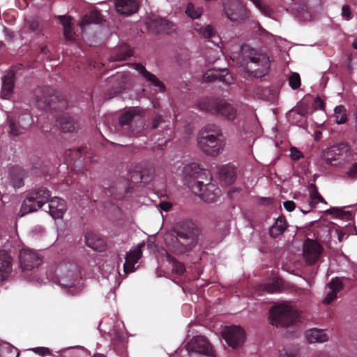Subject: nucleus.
Listing matches in <instances>:
<instances>
[{
    "label": "nucleus",
    "instance_id": "1",
    "mask_svg": "<svg viewBox=\"0 0 357 357\" xmlns=\"http://www.w3.org/2000/svg\"><path fill=\"white\" fill-rule=\"evenodd\" d=\"M199 229L190 220L178 222L174 227L172 233L165 237L167 250L177 255L191 250L197 243Z\"/></svg>",
    "mask_w": 357,
    "mask_h": 357
},
{
    "label": "nucleus",
    "instance_id": "2",
    "mask_svg": "<svg viewBox=\"0 0 357 357\" xmlns=\"http://www.w3.org/2000/svg\"><path fill=\"white\" fill-rule=\"evenodd\" d=\"M196 107L200 111L227 121H234L238 115L236 107L222 98L204 97L197 100Z\"/></svg>",
    "mask_w": 357,
    "mask_h": 357
},
{
    "label": "nucleus",
    "instance_id": "3",
    "mask_svg": "<svg viewBox=\"0 0 357 357\" xmlns=\"http://www.w3.org/2000/svg\"><path fill=\"white\" fill-rule=\"evenodd\" d=\"M241 64L250 75L256 77L264 76L270 67V61L266 55L258 53L248 45L241 46Z\"/></svg>",
    "mask_w": 357,
    "mask_h": 357
},
{
    "label": "nucleus",
    "instance_id": "4",
    "mask_svg": "<svg viewBox=\"0 0 357 357\" xmlns=\"http://www.w3.org/2000/svg\"><path fill=\"white\" fill-rule=\"evenodd\" d=\"M33 96L38 109L56 111L68 107V101L50 86L38 87L34 90Z\"/></svg>",
    "mask_w": 357,
    "mask_h": 357
},
{
    "label": "nucleus",
    "instance_id": "5",
    "mask_svg": "<svg viewBox=\"0 0 357 357\" xmlns=\"http://www.w3.org/2000/svg\"><path fill=\"white\" fill-rule=\"evenodd\" d=\"M119 123L128 136H138L144 128L143 112L135 108H130L121 114Z\"/></svg>",
    "mask_w": 357,
    "mask_h": 357
},
{
    "label": "nucleus",
    "instance_id": "6",
    "mask_svg": "<svg viewBox=\"0 0 357 357\" xmlns=\"http://www.w3.org/2000/svg\"><path fill=\"white\" fill-rule=\"evenodd\" d=\"M51 197V192L45 187H40L29 192L21 206V216L40 208Z\"/></svg>",
    "mask_w": 357,
    "mask_h": 357
},
{
    "label": "nucleus",
    "instance_id": "7",
    "mask_svg": "<svg viewBox=\"0 0 357 357\" xmlns=\"http://www.w3.org/2000/svg\"><path fill=\"white\" fill-rule=\"evenodd\" d=\"M296 319L293 309L284 304L274 306L270 310V323L276 327H288L293 324Z\"/></svg>",
    "mask_w": 357,
    "mask_h": 357
},
{
    "label": "nucleus",
    "instance_id": "8",
    "mask_svg": "<svg viewBox=\"0 0 357 357\" xmlns=\"http://www.w3.org/2000/svg\"><path fill=\"white\" fill-rule=\"evenodd\" d=\"M211 174L208 176V181H197L193 184L188 181V185L191 188L192 192L199 196L202 199L206 202H215L217 197L220 195V190L215 184L211 183Z\"/></svg>",
    "mask_w": 357,
    "mask_h": 357
},
{
    "label": "nucleus",
    "instance_id": "9",
    "mask_svg": "<svg viewBox=\"0 0 357 357\" xmlns=\"http://www.w3.org/2000/svg\"><path fill=\"white\" fill-rule=\"evenodd\" d=\"M197 144L202 152L213 157L220 154L225 146L223 138L217 137L213 133L199 135L197 137Z\"/></svg>",
    "mask_w": 357,
    "mask_h": 357
},
{
    "label": "nucleus",
    "instance_id": "10",
    "mask_svg": "<svg viewBox=\"0 0 357 357\" xmlns=\"http://www.w3.org/2000/svg\"><path fill=\"white\" fill-rule=\"evenodd\" d=\"M326 159L331 165H342L352 159V153L350 146L346 142L337 143L326 152Z\"/></svg>",
    "mask_w": 357,
    "mask_h": 357
},
{
    "label": "nucleus",
    "instance_id": "11",
    "mask_svg": "<svg viewBox=\"0 0 357 357\" xmlns=\"http://www.w3.org/2000/svg\"><path fill=\"white\" fill-rule=\"evenodd\" d=\"M188 353H196L200 357H216L213 346L204 336H195L186 344Z\"/></svg>",
    "mask_w": 357,
    "mask_h": 357
},
{
    "label": "nucleus",
    "instance_id": "12",
    "mask_svg": "<svg viewBox=\"0 0 357 357\" xmlns=\"http://www.w3.org/2000/svg\"><path fill=\"white\" fill-rule=\"evenodd\" d=\"M245 331L240 326H232L225 328L223 337L228 345L234 349L241 347L245 341Z\"/></svg>",
    "mask_w": 357,
    "mask_h": 357
},
{
    "label": "nucleus",
    "instance_id": "13",
    "mask_svg": "<svg viewBox=\"0 0 357 357\" xmlns=\"http://www.w3.org/2000/svg\"><path fill=\"white\" fill-rule=\"evenodd\" d=\"M33 119L29 114H22L18 117L17 122L11 116H8L10 134L18 136L24 133L32 124Z\"/></svg>",
    "mask_w": 357,
    "mask_h": 357
},
{
    "label": "nucleus",
    "instance_id": "14",
    "mask_svg": "<svg viewBox=\"0 0 357 357\" xmlns=\"http://www.w3.org/2000/svg\"><path fill=\"white\" fill-rule=\"evenodd\" d=\"M323 248L316 241L307 238L303 243V256L309 265L315 264L320 257Z\"/></svg>",
    "mask_w": 357,
    "mask_h": 357
},
{
    "label": "nucleus",
    "instance_id": "15",
    "mask_svg": "<svg viewBox=\"0 0 357 357\" xmlns=\"http://www.w3.org/2000/svg\"><path fill=\"white\" fill-rule=\"evenodd\" d=\"M227 17L231 21L241 22L248 17V11L245 6L237 1L230 2L225 7Z\"/></svg>",
    "mask_w": 357,
    "mask_h": 357
},
{
    "label": "nucleus",
    "instance_id": "16",
    "mask_svg": "<svg viewBox=\"0 0 357 357\" xmlns=\"http://www.w3.org/2000/svg\"><path fill=\"white\" fill-rule=\"evenodd\" d=\"M42 261L38 253L31 250L22 249L20 252V263L23 271L38 268Z\"/></svg>",
    "mask_w": 357,
    "mask_h": 357
},
{
    "label": "nucleus",
    "instance_id": "17",
    "mask_svg": "<svg viewBox=\"0 0 357 357\" xmlns=\"http://www.w3.org/2000/svg\"><path fill=\"white\" fill-rule=\"evenodd\" d=\"M203 79L206 82H213L219 81L227 85L233 83L232 75L228 72L227 69H211L203 75Z\"/></svg>",
    "mask_w": 357,
    "mask_h": 357
},
{
    "label": "nucleus",
    "instance_id": "18",
    "mask_svg": "<svg viewBox=\"0 0 357 357\" xmlns=\"http://www.w3.org/2000/svg\"><path fill=\"white\" fill-rule=\"evenodd\" d=\"M183 174L186 179H195L197 181H208V176L210 172L205 169L201 168L199 164L191 162L183 167Z\"/></svg>",
    "mask_w": 357,
    "mask_h": 357
},
{
    "label": "nucleus",
    "instance_id": "19",
    "mask_svg": "<svg viewBox=\"0 0 357 357\" xmlns=\"http://www.w3.org/2000/svg\"><path fill=\"white\" fill-rule=\"evenodd\" d=\"M72 268L68 269L66 273H63L66 270L63 266H60L57 271L61 273L59 278V282L61 286L65 288L73 287L78 278V272L75 266H71Z\"/></svg>",
    "mask_w": 357,
    "mask_h": 357
},
{
    "label": "nucleus",
    "instance_id": "20",
    "mask_svg": "<svg viewBox=\"0 0 357 357\" xmlns=\"http://www.w3.org/2000/svg\"><path fill=\"white\" fill-rule=\"evenodd\" d=\"M26 176V172L21 167L13 166L9 169V183L15 189L20 188L24 185V180Z\"/></svg>",
    "mask_w": 357,
    "mask_h": 357
},
{
    "label": "nucleus",
    "instance_id": "21",
    "mask_svg": "<svg viewBox=\"0 0 357 357\" xmlns=\"http://www.w3.org/2000/svg\"><path fill=\"white\" fill-rule=\"evenodd\" d=\"M49 213L54 219L62 218L66 211V204L64 199L54 197L48 201Z\"/></svg>",
    "mask_w": 357,
    "mask_h": 357
},
{
    "label": "nucleus",
    "instance_id": "22",
    "mask_svg": "<svg viewBox=\"0 0 357 357\" xmlns=\"http://www.w3.org/2000/svg\"><path fill=\"white\" fill-rule=\"evenodd\" d=\"M153 172L152 169H142L140 166H136L130 171V179L136 183H147L151 180Z\"/></svg>",
    "mask_w": 357,
    "mask_h": 357
},
{
    "label": "nucleus",
    "instance_id": "23",
    "mask_svg": "<svg viewBox=\"0 0 357 357\" xmlns=\"http://www.w3.org/2000/svg\"><path fill=\"white\" fill-rule=\"evenodd\" d=\"M56 125L63 132H73L79 127L78 123L76 120L67 114H63L56 118Z\"/></svg>",
    "mask_w": 357,
    "mask_h": 357
},
{
    "label": "nucleus",
    "instance_id": "24",
    "mask_svg": "<svg viewBox=\"0 0 357 357\" xmlns=\"http://www.w3.org/2000/svg\"><path fill=\"white\" fill-rule=\"evenodd\" d=\"M12 272V259L8 252L0 251V282L5 280Z\"/></svg>",
    "mask_w": 357,
    "mask_h": 357
},
{
    "label": "nucleus",
    "instance_id": "25",
    "mask_svg": "<svg viewBox=\"0 0 357 357\" xmlns=\"http://www.w3.org/2000/svg\"><path fill=\"white\" fill-rule=\"evenodd\" d=\"M115 6L119 13L129 15L138 10L139 3L137 0H115Z\"/></svg>",
    "mask_w": 357,
    "mask_h": 357
},
{
    "label": "nucleus",
    "instance_id": "26",
    "mask_svg": "<svg viewBox=\"0 0 357 357\" xmlns=\"http://www.w3.org/2000/svg\"><path fill=\"white\" fill-rule=\"evenodd\" d=\"M85 243L91 249L100 252L104 250L105 247V241L92 231L85 234Z\"/></svg>",
    "mask_w": 357,
    "mask_h": 357
},
{
    "label": "nucleus",
    "instance_id": "27",
    "mask_svg": "<svg viewBox=\"0 0 357 357\" xmlns=\"http://www.w3.org/2000/svg\"><path fill=\"white\" fill-rule=\"evenodd\" d=\"M151 26L158 33H170L176 29L175 25L170 21L164 18H158L153 20Z\"/></svg>",
    "mask_w": 357,
    "mask_h": 357
},
{
    "label": "nucleus",
    "instance_id": "28",
    "mask_svg": "<svg viewBox=\"0 0 357 357\" xmlns=\"http://www.w3.org/2000/svg\"><path fill=\"white\" fill-rule=\"evenodd\" d=\"M219 177L227 185L233 183L236 178L234 167L230 165H225L221 167L219 170Z\"/></svg>",
    "mask_w": 357,
    "mask_h": 357
},
{
    "label": "nucleus",
    "instance_id": "29",
    "mask_svg": "<svg viewBox=\"0 0 357 357\" xmlns=\"http://www.w3.org/2000/svg\"><path fill=\"white\" fill-rule=\"evenodd\" d=\"M14 77L13 73H8L2 79L1 97L3 98H8L14 88Z\"/></svg>",
    "mask_w": 357,
    "mask_h": 357
},
{
    "label": "nucleus",
    "instance_id": "30",
    "mask_svg": "<svg viewBox=\"0 0 357 357\" xmlns=\"http://www.w3.org/2000/svg\"><path fill=\"white\" fill-rule=\"evenodd\" d=\"M306 339L310 344L324 342L328 340V335L324 330L312 328L306 332Z\"/></svg>",
    "mask_w": 357,
    "mask_h": 357
},
{
    "label": "nucleus",
    "instance_id": "31",
    "mask_svg": "<svg viewBox=\"0 0 357 357\" xmlns=\"http://www.w3.org/2000/svg\"><path fill=\"white\" fill-rule=\"evenodd\" d=\"M132 55V51L127 45H121L116 52L111 56L110 61H121L128 59Z\"/></svg>",
    "mask_w": 357,
    "mask_h": 357
},
{
    "label": "nucleus",
    "instance_id": "32",
    "mask_svg": "<svg viewBox=\"0 0 357 357\" xmlns=\"http://www.w3.org/2000/svg\"><path fill=\"white\" fill-rule=\"evenodd\" d=\"M58 18L63 27V34L66 38L73 40L74 38L75 32L73 30L72 17L66 15H59Z\"/></svg>",
    "mask_w": 357,
    "mask_h": 357
},
{
    "label": "nucleus",
    "instance_id": "33",
    "mask_svg": "<svg viewBox=\"0 0 357 357\" xmlns=\"http://www.w3.org/2000/svg\"><path fill=\"white\" fill-rule=\"evenodd\" d=\"M287 222L283 217L276 219L275 223L269 229L270 236L276 238L281 235L287 229Z\"/></svg>",
    "mask_w": 357,
    "mask_h": 357
},
{
    "label": "nucleus",
    "instance_id": "34",
    "mask_svg": "<svg viewBox=\"0 0 357 357\" xmlns=\"http://www.w3.org/2000/svg\"><path fill=\"white\" fill-rule=\"evenodd\" d=\"M102 22L101 13L97 10H92L86 14L82 18L80 26H85L90 24H100Z\"/></svg>",
    "mask_w": 357,
    "mask_h": 357
},
{
    "label": "nucleus",
    "instance_id": "35",
    "mask_svg": "<svg viewBox=\"0 0 357 357\" xmlns=\"http://www.w3.org/2000/svg\"><path fill=\"white\" fill-rule=\"evenodd\" d=\"M20 352L10 344L3 342L0 344V357H18Z\"/></svg>",
    "mask_w": 357,
    "mask_h": 357
},
{
    "label": "nucleus",
    "instance_id": "36",
    "mask_svg": "<svg viewBox=\"0 0 357 357\" xmlns=\"http://www.w3.org/2000/svg\"><path fill=\"white\" fill-rule=\"evenodd\" d=\"M294 9L297 11L298 17L303 21L311 20L312 15L310 13L308 6L305 3H298L295 5Z\"/></svg>",
    "mask_w": 357,
    "mask_h": 357
},
{
    "label": "nucleus",
    "instance_id": "37",
    "mask_svg": "<svg viewBox=\"0 0 357 357\" xmlns=\"http://www.w3.org/2000/svg\"><path fill=\"white\" fill-rule=\"evenodd\" d=\"M84 152V148L66 150L65 152L66 162H68L74 161L75 163L77 161H82L81 158H82V153Z\"/></svg>",
    "mask_w": 357,
    "mask_h": 357
},
{
    "label": "nucleus",
    "instance_id": "38",
    "mask_svg": "<svg viewBox=\"0 0 357 357\" xmlns=\"http://www.w3.org/2000/svg\"><path fill=\"white\" fill-rule=\"evenodd\" d=\"M26 25L28 26L29 29L35 33L36 34H39L41 33L43 30V26L41 24L40 20L37 17H31L26 20Z\"/></svg>",
    "mask_w": 357,
    "mask_h": 357
},
{
    "label": "nucleus",
    "instance_id": "39",
    "mask_svg": "<svg viewBox=\"0 0 357 357\" xmlns=\"http://www.w3.org/2000/svg\"><path fill=\"white\" fill-rule=\"evenodd\" d=\"M144 78L153 86L158 89L159 91L165 92L166 87L162 82H161L155 75L150 73L149 71L144 77Z\"/></svg>",
    "mask_w": 357,
    "mask_h": 357
},
{
    "label": "nucleus",
    "instance_id": "40",
    "mask_svg": "<svg viewBox=\"0 0 357 357\" xmlns=\"http://www.w3.org/2000/svg\"><path fill=\"white\" fill-rule=\"evenodd\" d=\"M310 191V197L312 203L317 204L318 202H321L325 204H327L326 201L324 199V197L319 194L318 191L317 187L314 184H310L309 186Z\"/></svg>",
    "mask_w": 357,
    "mask_h": 357
},
{
    "label": "nucleus",
    "instance_id": "41",
    "mask_svg": "<svg viewBox=\"0 0 357 357\" xmlns=\"http://www.w3.org/2000/svg\"><path fill=\"white\" fill-rule=\"evenodd\" d=\"M144 245V243L139 244L136 248L130 250L127 254L126 258L132 261V262L137 263L141 258L142 255V247Z\"/></svg>",
    "mask_w": 357,
    "mask_h": 357
},
{
    "label": "nucleus",
    "instance_id": "42",
    "mask_svg": "<svg viewBox=\"0 0 357 357\" xmlns=\"http://www.w3.org/2000/svg\"><path fill=\"white\" fill-rule=\"evenodd\" d=\"M111 79L117 82L116 89V91L119 92L125 89V85L128 81V75L123 73H117L114 77H111Z\"/></svg>",
    "mask_w": 357,
    "mask_h": 357
},
{
    "label": "nucleus",
    "instance_id": "43",
    "mask_svg": "<svg viewBox=\"0 0 357 357\" xmlns=\"http://www.w3.org/2000/svg\"><path fill=\"white\" fill-rule=\"evenodd\" d=\"M326 213L329 214H335L336 217L340 218L343 220H349L352 218V214L350 211H345L337 207H332L330 209L326 211Z\"/></svg>",
    "mask_w": 357,
    "mask_h": 357
},
{
    "label": "nucleus",
    "instance_id": "44",
    "mask_svg": "<svg viewBox=\"0 0 357 357\" xmlns=\"http://www.w3.org/2000/svg\"><path fill=\"white\" fill-rule=\"evenodd\" d=\"M335 121L337 124H343L347 122V116L346 109L343 105L337 106L335 109Z\"/></svg>",
    "mask_w": 357,
    "mask_h": 357
},
{
    "label": "nucleus",
    "instance_id": "45",
    "mask_svg": "<svg viewBox=\"0 0 357 357\" xmlns=\"http://www.w3.org/2000/svg\"><path fill=\"white\" fill-rule=\"evenodd\" d=\"M84 354V348L82 347H72L63 351L62 357H82Z\"/></svg>",
    "mask_w": 357,
    "mask_h": 357
},
{
    "label": "nucleus",
    "instance_id": "46",
    "mask_svg": "<svg viewBox=\"0 0 357 357\" xmlns=\"http://www.w3.org/2000/svg\"><path fill=\"white\" fill-rule=\"evenodd\" d=\"M195 30L204 38H210L215 36V31L211 25H207L204 27H195Z\"/></svg>",
    "mask_w": 357,
    "mask_h": 357
},
{
    "label": "nucleus",
    "instance_id": "47",
    "mask_svg": "<svg viewBox=\"0 0 357 357\" xmlns=\"http://www.w3.org/2000/svg\"><path fill=\"white\" fill-rule=\"evenodd\" d=\"M206 133L214 134L217 137H222V130L220 127L215 124H208L202 130L199 135H204Z\"/></svg>",
    "mask_w": 357,
    "mask_h": 357
},
{
    "label": "nucleus",
    "instance_id": "48",
    "mask_svg": "<svg viewBox=\"0 0 357 357\" xmlns=\"http://www.w3.org/2000/svg\"><path fill=\"white\" fill-rule=\"evenodd\" d=\"M185 13L192 19H197L202 13V8L199 7L195 8L193 3H189L187 6Z\"/></svg>",
    "mask_w": 357,
    "mask_h": 357
},
{
    "label": "nucleus",
    "instance_id": "49",
    "mask_svg": "<svg viewBox=\"0 0 357 357\" xmlns=\"http://www.w3.org/2000/svg\"><path fill=\"white\" fill-rule=\"evenodd\" d=\"M167 257L169 261L172 263V271L178 275L183 274L185 271V267L184 264L169 255Z\"/></svg>",
    "mask_w": 357,
    "mask_h": 357
},
{
    "label": "nucleus",
    "instance_id": "50",
    "mask_svg": "<svg viewBox=\"0 0 357 357\" xmlns=\"http://www.w3.org/2000/svg\"><path fill=\"white\" fill-rule=\"evenodd\" d=\"M121 185L122 186H121L118 188V192H115V190H116L115 186H112L109 189V192L110 195L112 197H114V198L116 199H121L124 196V195L126 193L127 182H124L123 183L121 184Z\"/></svg>",
    "mask_w": 357,
    "mask_h": 357
},
{
    "label": "nucleus",
    "instance_id": "51",
    "mask_svg": "<svg viewBox=\"0 0 357 357\" xmlns=\"http://www.w3.org/2000/svg\"><path fill=\"white\" fill-rule=\"evenodd\" d=\"M255 6L265 15H270L272 13V10L269 6L264 4L261 0H250Z\"/></svg>",
    "mask_w": 357,
    "mask_h": 357
},
{
    "label": "nucleus",
    "instance_id": "52",
    "mask_svg": "<svg viewBox=\"0 0 357 357\" xmlns=\"http://www.w3.org/2000/svg\"><path fill=\"white\" fill-rule=\"evenodd\" d=\"M289 84L293 89H296L301 86V77L298 73H294L289 78Z\"/></svg>",
    "mask_w": 357,
    "mask_h": 357
},
{
    "label": "nucleus",
    "instance_id": "53",
    "mask_svg": "<svg viewBox=\"0 0 357 357\" xmlns=\"http://www.w3.org/2000/svg\"><path fill=\"white\" fill-rule=\"evenodd\" d=\"M342 282L340 279L337 278L333 279L329 283L330 289L336 292H339L342 289Z\"/></svg>",
    "mask_w": 357,
    "mask_h": 357
},
{
    "label": "nucleus",
    "instance_id": "54",
    "mask_svg": "<svg viewBox=\"0 0 357 357\" xmlns=\"http://www.w3.org/2000/svg\"><path fill=\"white\" fill-rule=\"evenodd\" d=\"M294 112L301 116H305L308 113L307 107L306 105H300L297 106L294 110L289 112V116H291V113Z\"/></svg>",
    "mask_w": 357,
    "mask_h": 357
},
{
    "label": "nucleus",
    "instance_id": "55",
    "mask_svg": "<svg viewBox=\"0 0 357 357\" xmlns=\"http://www.w3.org/2000/svg\"><path fill=\"white\" fill-rule=\"evenodd\" d=\"M164 122L165 121L162 116L160 114H158L152 119L151 128L152 130H155L159 128L160 124Z\"/></svg>",
    "mask_w": 357,
    "mask_h": 357
},
{
    "label": "nucleus",
    "instance_id": "56",
    "mask_svg": "<svg viewBox=\"0 0 357 357\" xmlns=\"http://www.w3.org/2000/svg\"><path fill=\"white\" fill-rule=\"evenodd\" d=\"M290 156L294 160H298L301 158H303V154L296 147H291L290 149Z\"/></svg>",
    "mask_w": 357,
    "mask_h": 357
},
{
    "label": "nucleus",
    "instance_id": "57",
    "mask_svg": "<svg viewBox=\"0 0 357 357\" xmlns=\"http://www.w3.org/2000/svg\"><path fill=\"white\" fill-rule=\"evenodd\" d=\"M136 263L132 262L129 259L126 258L125 263L123 264V269L126 273H130L134 271L135 265Z\"/></svg>",
    "mask_w": 357,
    "mask_h": 357
},
{
    "label": "nucleus",
    "instance_id": "58",
    "mask_svg": "<svg viewBox=\"0 0 357 357\" xmlns=\"http://www.w3.org/2000/svg\"><path fill=\"white\" fill-rule=\"evenodd\" d=\"M132 68H134L135 70H136L137 71H138L140 75H142V76L144 77L146 73L149 72L144 66H143L142 63H132Z\"/></svg>",
    "mask_w": 357,
    "mask_h": 357
},
{
    "label": "nucleus",
    "instance_id": "59",
    "mask_svg": "<svg viewBox=\"0 0 357 357\" xmlns=\"http://www.w3.org/2000/svg\"><path fill=\"white\" fill-rule=\"evenodd\" d=\"M347 175L349 178L355 179L357 178V162H354L351 167L347 172Z\"/></svg>",
    "mask_w": 357,
    "mask_h": 357
},
{
    "label": "nucleus",
    "instance_id": "60",
    "mask_svg": "<svg viewBox=\"0 0 357 357\" xmlns=\"http://www.w3.org/2000/svg\"><path fill=\"white\" fill-rule=\"evenodd\" d=\"M337 292L333 291L331 289L330 292L327 294L326 296L324 303L326 304H330L332 301H333L337 297Z\"/></svg>",
    "mask_w": 357,
    "mask_h": 357
},
{
    "label": "nucleus",
    "instance_id": "61",
    "mask_svg": "<svg viewBox=\"0 0 357 357\" xmlns=\"http://www.w3.org/2000/svg\"><path fill=\"white\" fill-rule=\"evenodd\" d=\"M36 354H38L42 356H46L50 354V350L47 347H36L32 349Z\"/></svg>",
    "mask_w": 357,
    "mask_h": 357
},
{
    "label": "nucleus",
    "instance_id": "62",
    "mask_svg": "<svg viewBox=\"0 0 357 357\" xmlns=\"http://www.w3.org/2000/svg\"><path fill=\"white\" fill-rule=\"evenodd\" d=\"M278 357H299L298 352L296 350L284 351L281 352Z\"/></svg>",
    "mask_w": 357,
    "mask_h": 357
},
{
    "label": "nucleus",
    "instance_id": "63",
    "mask_svg": "<svg viewBox=\"0 0 357 357\" xmlns=\"http://www.w3.org/2000/svg\"><path fill=\"white\" fill-rule=\"evenodd\" d=\"M314 107L316 109H324L325 108V103L321 99L320 97L317 96L314 101Z\"/></svg>",
    "mask_w": 357,
    "mask_h": 357
},
{
    "label": "nucleus",
    "instance_id": "64",
    "mask_svg": "<svg viewBox=\"0 0 357 357\" xmlns=\"http://www.w3.org/2000/svg\"><path fill=\"white\" fill-rule=\"evenodd\" d=\"M283 205L284 208L289 212L294 211L296 208V204L291 200L285 201Z\"/></svg>",
    "mask_w": 357,
    "mask_h": 357
}]
</instances>
